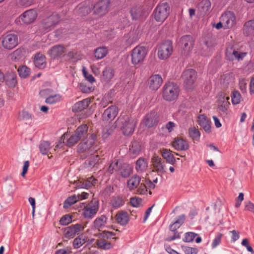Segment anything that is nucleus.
<instances>
[{
	"label": "nucleus",
	"mask_w": 254,
	"mask_h": 254,
	"mask_svg": "<svg viewBox=\"0 0 254 254\" xmlns=\"http://www.w3.org/2000/svg\"><path fill=\"white\" fill-rule=\"evenodd\" d=\"M88 127L86 124L79 126L67 139L66 145L68 147H72L79 140L88 137L91 133H88Z\"/></svg>",
	"instance_id": "f257e3e1"
},
{
	"label": "nucleus",
	"mask_w": 254,
	"mask_h": 254,
	"mask_svg": "<svg viewBox=\"0 0 254 254\" xmlns=\"http://www.w3.org/2000/svg\"><path fill=\"white\" fill-rule=\"evenodd\" d=\"M179 86L173 82H168L164 84L162 88V98L168 102L176 100L179 95Z\"/></svg>",
	"instance_id": "f03ea898"
},
{
	"label": "nucleus",
	"mask_w": 254,
	"mask_h": 254,
	"mask_svg": "<svg viewBox=\"0 0 254 254\" xmlns=\"http://www.w3.org/2000/svg\"><path fill=\"white\" fill-rule=\"evenodd\" d=\"M117 124L121 125V128L125 135L131 134L136 126V122L128 115L120 116L117 121Z\"/></svg>",
	"instance_id": "7ed1b4c3"
},
{
	"label": "nucleus",
	"mask_w": 254,
	"mask_h": 254,
	"mask_svg": "<svg viewBox=\"0 0 254 254\" xmlns=\"http://www.w3.org/2000/svg\"><path fill=\"white\" fill-rule=\"evenodd\" d=\"M97 135L95 133H91L88 137L81 140L77 146V151L83 153L87 151L94 152L97 151L94 148V144L97 140Z\"/></svg>",
	"instance_id": "20e7f679"
},
{
	"label": "nucleus",
	"mask_w": 254,
	"mask_h": 254,
	"mask_svg": "<svg viewBox=\"0 0 254 254\" xmlns=\"http://www.w3.org/2000/svg\"><path fill=\"white\" fill-rule=\"evenodd\" d=\"M148 53L147 49L144 46H137L131 52V62L133 65L142 63Z\"/></svg>",
	"instance_id": "39448f33"
},
{
	"label": "nucleus",
	"mask_w": 254,
	"mask_h": 254,
	"mask_svg": "<svg viewBox=\"0 0 254 254\" xmlns=\"http://www.w3.org/2000/svg\"><path fill=\"white\" fill-rule=\"evenodd\" d=\"M170 13V6L167 2L159 3L153 11L155 20L158 22H163L168 17Z\"/></svg>",
	"instance_id": "423d86ee"
},
{
	"label": "nucleus",
	"mask_w": 254,
	"mask_h": 254,
	"mask_svg": "<svg viewBox=\"0 0 254 254\" xmlns=\"http://www.w3.org/2000/svg\"><path fill=\"white\" fill-rule=\"evenodd\" d=\"M115 234L114 233L104 231L100 234L99 239L96 242L97 245L101 249L108 250L112 248V244L109 242L111 239H116L117 238L114 236Z\"/></svg>",
	"instance_id": "0eeeda50"
},
{
	"label": "nucleus",
	"mask_w": 254,
	"mask_h": 254,
	"mask_svg": "<svg viewBox=\"0 0 254 254\" xmlns=\"http://www.w3.org/2000/svg\"><path fill=\"white\" fill-rule=\"evenodd\" d=\"M173 53L172 43L170 41H166L159 45L158 50V57L161 60L169 58Z\"/></svg>",
	"instance_id": "6e6552de"
},
{
	"label": "nucleus",
	"mask_w": 254,
	"mask_h": 254,
	"mask_svg": "<svg viewBox=\"0 0 254 254\" xmlns=\"http://www.w3.org/2000/svg\"><path fill=\"white\" fill-rule=\"evenodd\" d=\"M18 37L15 34L6 33L2 36L1 44L4 49H12L18 45Z\"/></svg>",
	"instance_id": "1a4fd4ad"
},
{
	"label": "nucleus",
	"mask_w": 254,
	"mask_h": 254,
	"mask_svg": "<svg viewBox=\"0 0 254 254\" xmlns=\"http://www.w3.org/2000/svg\"><path fill=\"white\" fill-rule=\"evenodd\" d=\"M184 85L188 90H192L196 79V72L192 69H189L183 72L182 75Z\"/></svg>",
	"instance_id": "9d476101"
},
{
	"label": "nucleus",
	"mask_w": 254,
	"mask_h": 254,
	"mask_svg": "<svg viewBox=\"0 0 254 254\" xmlns=\"http://www.w3.org/2000/svg\"><path fill=\"white\" fill-rule=\"evenodd\" d=\"M98 210V201L93 199L84 207L82 214L85 218L91 219L96 214Z\"/></svg>",
	"instance_id": "9b49d317"
},
{
	"label": "nucleus",
	"mask_w": 254,
	"mask_h": 254,
	"mask_svg": "<svg viewBox=\"0 0 254 254\" xmlns=\"http://www.w3.org/2000/svg\"><path fill=\"white\" fill-rule=\"evenodd\" d=\"M37 17V13L34 9H30L26 10L22 13L15 20L16 23L20 22L23 24L28 25L33 23Z\"/></svg>",
	"instance_id": "f8f14e48"
},
{
	"label": "nucleus",
	"mask_w": 254,
	"mask_h": 254,
	"mask_svg": "<svg viewBox=\"0 0 254 254\" xmlns=\"http://www.w3.org/2000/svg\"><path fill=\"white\" fill-rule=\"evenodd\" d=\"M87 222L77 223L64 229L63 233L64 237L67 239L73 238L76 234L82 231L86 227Z\"/></svg>",
	"instance_id": "ddd939ff"
},
{
	"label": "nucleus",
	"mask_w": 254,
	"mask_h": 254,
	"mask_svg": "<svg viewBox=\"0 0 254 254\" xmlns=\"http://www.w3.org/2000/svg\"><path fill=\"white\" fill-rule=\"evenodd\" d=\"M152 166V172H157L159 175H162L166 173V165L165 161L160 157L153 155L151 159Z\"/></svg>",
	"instance_id": "4468645a"
},
{
	"label": "nucleus",
	"mask_w": 254,
	"mask_h": 254,
	"mask_svg": "<svg viewBox=\"0 0 254 254\" xmlns=\"http://www.w3.org/2000/svg\"><path fill=\"white\" fill-rule=\"evenodd\" d=\"M60 19L59 15L56 13L44 18L41 23L44 31L46 32L51 30L59 22Z\"/></svg>",
	"instance_id": "2eb2a0df"
},
{
	"label": "nucleus",
	"mask_w": 254,
	"mask_h": 254,
	"mask_svg": "<svg viewBox=\"0 0 254 254\" xmlns=\"http://www.w3.org/2000/svg\"><path fill=\"white\" fill-rule=\"evenodd\" d=\"M149 9L143 6H135L132 7L130 12L132 18L134 20H143L145 18L149 13Z\"/></svg>",
	"instance_id": "dca6fc26"
},
{
	"label": "nucleus",
	"mask_w": 254,
	"mask_h": 254,
	"mask_svg": "<svg viewBox=\"0 0 254 254\" xmlns=\"http://www.w3.org/2000/svg\"><path fill=\"white\" fill-rule=\"evenodd\" d=\"M222 22H223L224 28H231L236 23V18L235 15L233 12L226 11L224 12L220 17Z\"/></svg>",
	"instance_id": "f3484780"
},
{
	"label": "nucleus",
	"mask_w": 254,
	"mask_h": 254,
	"mask_svg": "<svg viewBox=\"0 0 254 254\" xmlns=\"http://www.w3.org/2000/svg\"><path fill=\"white\" fill-rule=\"evenodd\" d=\"M110 6L109 0H101L98 2L94 6L93 5L94 13L99 16H102L108 11Z\"/></svg>",
	"instance_id": "a211bd4d"
},
{
	"label": "nucleus",
	"mask_w": 254,
	"mask_h": 254,
	"mask_svg": "<svg viewBox=\"0 0 254 254\" xmlns=\"http://www.w3.org/2000/svg\"><path fill=\"white\" fill-rule=\"evenodd\" d=\"M182 48L183 49L182 54L187 56L192 50L193 45V40L191 36L186 35L181 39Z\"/></svg>",
	"instance_id": "6ab92c4d"
},
{
	"label": "nucleus",
	"mask_w": 254,
	"mask_h": 254,
	"mask_svg": "<svg viewBox=\"0 0 254 254\" xmlns=\"http://www.w3.org/2000/svg\"><path fill=\"white\" fill-rule=\"evenodd\" d=\"M247 54L246 52L238 51L232 47L227 48L226 51V56L230 61H242L246 56Z\"/></svg>",
	"instance_id": "aec40b11"
},
{
	"label": "nucleus",
	"mask_w": 254,
	"mask_h": 254,
	"mask_svg": "<svg viewBox=\"0 0 254 254\" xmlns=\"http://www.w3.org/2000/svg\"><path fill=\"white\" fill-rule=\"evenodd\" d=\"M211 3L209 0H201L197 5L198 12L200 16L208 14L211 11Z\"/></svg>",
	"instance_id": "412c9836"
},
{
	"label": "nucleus",
	"mask_w": 254,
	"mask_h": 254,
	"mask_svg": "<svg viewBox=\"0 0 254 254\" xmlns=\"http://www.w3.org/2000/svg\"><path fill=\"white\" fill-rule=\"evenodd\" d=\"M163 82L161 76L159 74L152 75L148 79L149 88L151 90H157Z\"/></svg>",
	"instance_id": "4be33fe9"
},
{
	"label": "nucleus",
	"mask_w": 254,
	"mask_h": 254,
	"mask_svg": "<svg viewBox=\"0 0 254 254\" xmlns=\"http://www.w3.org/2000/svg\"><path fill=\"white\" fill-rule=\"evenodd\" d=\"M118 114V109L116 106H111L106 109L102 114L104 121H112Z\"/></svg>",
	"instance_id": "5701e85b"
},
{
	"label": "nucleus",
	"mask_w": 254,
	"mask_h": 254,
	"mask_svg": "<svg viewBox=\"0 0 254 254\" xmlns=\"http://www.w3.org/2000/svg\"><path fill=\"white\" fill-rule=\"evenodd\" d=\"M66 52V48L63 45L54 46L50 51L49 54L54 59L61 57Z\"/></svg>",
	"instance_id": "b1692460"
},
{
	"label": "nucleus",
	"mask_w": 254,
	"mask_h": 254,
	"mask_svg": "<svg viewBox=\"0 0 254 254\" xmlns=\"http://www.w3.org/2000/svg\"><path fill=\"white\" fill-rule=\"evenodd\" d=\"M97 183V180L93 176L89 177L88 179L82 180H78L77 183V186L80 188L88 189L92 186H95Z\"/></svg>",
	"instance_id": "393cba45"
},
{
	"label": "nucleus",
	"mask_w": 254,
	"mask_h": 254,
	"mask_svg": "<svg viewBox=\"0 0 254 254\" xmlns=\"http://www.w3.org/2000/svg\"><path fill=\"white\" fill-rule=\"evenodd\" d=\"M173 147L177 150H187L189 148L187 141L180 138H177L172 143Z\"/></svg>",
	"instance_id": "a878e982"
},
{
	"label": "nucleus",
	"mask_w": 254,
	"mask_h": 254,
	"mask_svg": "<svg viewBox=\"0 0 254 254\" xmlns=\"http://www.w3.org/2000/svg\"><path fill=\"white\" fill-rule=\"evenodd\" d=\"M198 123L206 132L211 131L210 121L205 115H200L198 117Z\"/></svg>",
	"instance_id": "bb28decb"
},
{
	"label": "nucleus",
	"mask_w": 254,
	"mask_h": 254,
	"mask_svg": "<svg viewBox=\"0 0 254 254\" xmlns=\"http://www.w3.org/2000/svg\"><path fill=\"white\" fill-rule=\"evenodd\" d=\"M243 31L246 36H254V20H250L246 22L243 26Z\"/></svg>",
	"instance_id": "cd10ccee"
},
{
	"label": "nucleus",
	"mask_w": 254,
	"mask_h": 254,
	"mask_svg": "<svg viewBox=\"0 0 254 254\" xmlns=\"http://www.w3.org/2000/svg\"><path fill=\"white\" fill-rule=\"evenodd\" d=\"M229 97L222 96L220 97L218 103V110L220 113H226L230 105Z\"/></svg>",
	"instance_id": "c85d7f7f"
},
{
	"label": "nucleus",
	"mask_w": 254,
	"mask_h": 254,
	"mask_svg": "<svg viewBox=\"0 0 254 254\" xmlns=\"http://www.w3.org/2000/svg\"><path fill=\"white\" fill-rule=\"evenodd\" d=\"M93 9V4L89 1L80 4L77 9L78 13L81 15L89 13Z\"/></svg>",
	"instance_id": "c756f323"
},
{
	"label": "nucleus",
	"mask_w": 254,
	"mask_h": 254,
	"mask_svg": "<svg viewBox=\"0 0 254 254\" xmlns=\"http://www.w3.org/2000/svg\"><path fill=\"white\" fill-rule=\"evenodd\" d=\"M90 103V99L86 98L82 101L76 103L72 107L74 112H79L86 109Z\"/></svg>",
	"instance_id": "7c9ffc66"
},
{
	"label": "nucleus",
	"mask_w": 254,
	"mask_h": 254,
	"mask_svg": "<svg viewBox=\"0 0 254 254\" xmlns=\"http://www.w3.org/2000/svg\"><path fill=\"white\" fill-rule=\"evenodd\" d=\"M141 178L137 175H134L127 182V187L129 190H132L137 188L141 182Z\"/></svg>",
	"instance_id": "2f4dec72"
},
{
	"label": "nucleus",
	"mask_w": 254,
	"mask_h": 254,
	"mask_svg": "<svg viewBox=\"0 0 254 254\" xmlns=\"http://www.w3.org/2000/svg\"><path fill=\"white\" fill-rule=\"evenodd\" d=\"M107 219V218L104 215L97 217L93 222L94 227L96 229L100 231L101 229H103L105 227Z\"/></svg>",
	"instance_id": "473e14b6"
},
{
	"label": "nucleus",
	"mask_w": 254,
	"mask_h": 254,
	"mask_svg": "<svg viewBox=\"0 0 254 254\" xmlns=\"http://www.w3.org/2000/svg\"><path fill=\"white\" fill-rule=\"evenodd\" d=\"M6 84L10 88L14 87L17 83V76L15 73H7L5 77Z\"/></svg>",
	"instance_id": "72a5a7b5"
},
{
	"label": "nucleus",
	"mask_w": 254,
	"mask_h": 254,
	"mask_svg": "<svg viewBox=\"0 0 254 254\" xmlns=\"http://www.w3.org/2000/svg\"><path fill=\"white\" fill-rule=\"evenodd\" d=\"M34 64L39 68H43L46 65L45 57L42 54L38 53L35 56Z\"/></svg>",
	"instance_id": "f704fd0d"
},
{
	"label": "nucleus",
	"mask_w": 254,
	"mask_h": 254,
	"mask_svg": "<svg viewBox=\"0 0 254 254\" xmlns=\"http://www.w3.org/2000/svg\"><path fill=\"white\" fill-rule=\"evenodd\" d=\"M148 167L147 160L143 158H139L136 162L135 169L138 173L145 171Z\"/></svg>",
	"instance_id": "c9c22d12"
},
{
	"label": "nucleus",
	"mask_w": 254,
	"mask_h": 254,
	"mask_svg": "<svg viewBox=\"0 0 254 254\" xmlns=\"http://www.w3.org/2000/svg\"><path fill=\"white\" fill-rule=\"evenodd\" d=\"M162 156L168 163L171 165H174L176 163V158L172 154V151L170 149H163L162 153Z\"/></svg>",
	"instance_id": "e433bc0d"
},
{
	"label": "nucleus",
	"mask_w": 254,
	"mask_h": 254,
	"mask_svg": "<svg viewBox=\"0 0 254 254\" xmlns=\"http://www.w3.org/2000/svg\"><path fill=\"white\" fill-rule=\"evenodd\" d=\"M156 114L155 112L150 113L146 115L144 122L146 126L152 127L156 123Z\"/></svg>",
	"instance_id": "4c0bfd02"
},
{
	"label": "nucleus",
	"mask_w": 254,
	"mask_h": 254,
	"mask_svg": "<svg viewBox=\"0 0 254 254\" xmlns=\"http://www.w3.org/2000/svg\"><path fill=\"white\" fill-rule=\"evenodd\" d=\"M116 220L117 222L122 225H126L129 220L128 215L127 212L120 211L116 215Z\"/></svg>",
	"instance_id": "58836bf2"
},
{
	"label": "nucleus",
	"mask_w": 254,
	"mask_h": 254,
	"mask_svg": "<svg viewBox=\"0 0 254 254\" xmlns=\"http://www.w3.org/2000/svg\"><path fill=\"white\" fill-rule=\"evenodd\" d=\"M39 149L41 153L43 155H47L48 156L49 158H50L52 156H49V154L51 153L50 150L51 147L50 143L48 141H43L39 145Z\"/></svg>",
	"instance_id": "ea45409f"
},
{
	"label": "nucleus",
	"mask_w": 254,
	"mask_h": 254,
	"mask_svg": "<svg viewBox=\"0 0 254 254\" xmlns=\"http://www.w3.org/2000/svg\"><path fill=\"white\" fill-rule=\"evenodd\" d=\"M141 149V145L139 142L134 141L131 142L129 146V152L130 154L136 156L139 154Z\"/></svg>",
	"instance_id": "a19ab883"
},
{
	"label": "nucleus",
	"mask_w": 254,
	"mask_h": 254,
	"mask_svg": "<svg viewBox=\"0 0 254 254\" xmlns=\"http://www.w3.org/2000/svg\"><path fill=\"white\" fill-rule=\"evenodd\" d=\"M108 52V51L106 47H99L95 50V57L98 60L103 59L107 55Z\"/></svg>",
	"instance_id": "79ce46f5"
},
{
	"label": "nucleus",
	"mask_w": 254,
	"mask_h": 254,
	"mask_svg": "<svg viewBox=\"0 0 254 254\" xmlns=\"http://www.w3.org/2000/svg\"><path fill=\"white\" fill-rule=\"evenodd\" d=\"M110 203L114 208H118L124 205V201L122 197L117 196L112 198Z\"/></svg>",
	"instance_id": "37998d69"
},
{
	"label": "nucleus",
	"mask_w": 254,
	"mask_h": 254,
	"mask_svg": "<svg viewBox=\"0 0 254 254\" xmlns=\"http://www.w3.org/2000/svg\"><path fill=\"white\" fill-rule=\"evenodd\" d=\"M114 75V71L111 67H106L103 71V78L105 80L110 81Z\"/></svg>",
	"instance_id": "c03bdc74"
},
{
	"label": "nucleus",
	"mask_w": 254,
	"mask_h": 254,
	"mask_svg": "<svg viewBox=\"0 0 254 254\" xmlns=\"http://www.w3.org/2000/svg\"><path fill=\"white\" fill-rule=\"evenodd\" d=\"M78 201H79V196H76V195L74 194L69 196L64 201V208H67Z\"/></svg>",
	"instance_id": "a18cd8bd"
},
{
	"label": "nucleus",
	"mask_w": 254,
	"mask_h": 254,
	"mask_svg": "<svg viewBox=\"0 0 254 254\" xmlns=\"http://www.w3.org/2000/svg\"><path fill=\"white\" fill-rule=\"evenodd\" d=\"M86 242V239L83 235H80L75 238L73 242L74 248L77 249L81 247Z\"/></svg>",
	"instance_id": "49530a36"
},
{
	"label": "nucleus",
	"mask_w": 254,
	"mask_h": 254,
	"mask_svg": "<svg viewBox=\"0 0 254 254\" xmlns=\"http://www.w3.org/2000/svg\"><path fill=\"white\" fill-rule=\"evenodd\" d=\"M189 133L190 137L193 140H198L200 138V132L195 127H190L189 129Z\"/></svg>",
	"instance_id": "de8ad7c7"
},
{
	"label": "nucleus",
	"mask_w": 254,
	"mask_h": 254,
	"mask_svg": "<svg viewBox=\"0 0 254 254\" xmlns=\"http://www.w3.org/2000/svg\"><path fill=\"white\" fill-rule=\"evenodd\" d=\"M61 100V96L59 94H55L50 96L45 100L47 104H54Z\"/></svg>",
	"instance_id": "09e8293b"
},
{
	"label": "nucleus",
	"mask_w": 254,
	"mask_h": 254,
	"mask_svg": "<svg viewBox=\"0 0 254 254\" xmlns=\"http://www.w3.org/2000/svg\"><path fill=\"white\" fill-rule=\"evenodd\" d=\"M18 72L21 77L25 78L30 73V69L26 66H22L18 68Z\"/></svg>",
	"instance_id": "8fccbe9b"
},
{
	"label": "nucleus",
	"mask_w": 254,
	"mask_h": 254,
	"mask_svg": "<svg viewBox=\"0 0 254 254\" xmlns=\"http://www.w3.org/2000/svg\"><path fill=\"white\" fill-rule=\"evenodd\" d=\"M136 189V193L138 194L143 195L146 194L147 192V187L145 182H143V181H142V182H140V184L138 185V187H137Z\"/></svg>",
	"instance_id": "3c124183"
},
{
	"label": "nucleus",
	"mask_w": 254,
	"mask_h": 254,
	"mask_svg": "<svg viewBox=\"0 0 254 254\" xmlns=\"http://www.w3.org/2000/svg\"><path fill=\"white\" fill-rule=\"evenodd\" d=\"M100 157L98 155H93L91 156L87 160H86V163L89 167H93L96 164L98 163Z\"/></svg>",
	"instance_id": "603ef678"
},
{
	"label": "nucleus",
	"mask_w": 254,
	"mask_h": 254,
	"mask_svg": "<svg viewBox=\"0 0 254 254\" xmlns=\"http://www.w3.org/2000/svg\"><path fill=\"white\" fill-rule=\"evenodd\" d=\"M234 80L233 76L230 74H226L222 76L221 83L224 86H227Z\"/></svg>",
	"instance_id": "864d4df0"
},
{
	"label": "nucleus",
	"mask_w": 254,
	"mask_h": 254,
	"mask_svg": "<svg viewBox=\"0 0 254 254\" xmlns=\"http://www.w3.org/2000/svg\"><path fill=\"white\" fill-rule=\"evenodd\" d=\"M180 226L178 225V224H176L174 222L170 226V230L172 232H174V236L172 237L168 238L169 241H173L180 237L179 234L175 232L176 230Z\"/></svg>",
	"instance_id": "5fc2aeb1"
},
{
	"label": "nucleus",
	"mask_w": 254,
	"mask_h": 254,
	"mask_svg": "<svg viewBox=\"0 0 254 254\" xmlns=\"http://www.w3.org/2000/svg\"><path fill=\"white\" fill-rule=\"evenodd\" d=\"M119 171L123 177L127 178L130 174L131 169L128 166L124 165L121 169L119 168Z\"/></svg>",
	"instance_id": "6e6d98bb"
},
{
	"label": "nucleus",
	"mask_w": 254,
	"mask_h": 254,
	"mask_svg": "<svg viewBox=\"0 0 254 254\" xmlns=\"http://www.w3.org/2000/svg\"><path fill=\"white\" fill-rule=\"evenodd\" d=\"M119 168L120 166L118 161L112 162L108 168L107 172L110 174H113L115 172H118Z\"/></svg>",
	"instance_id": "4d7b16f0"
},
{
	"label": "nucleus",
	"mask_w": 254,
	"mask_h": 254,
	"mask_svg": "<svg viewBox=\"0 0 254 254\" xmlns=\"http://www.w3.org/2000/svg\"><path fill=\"white\" fill-rule=\"evenodd\" d=\"M197 235V234L194 232H189L186 233L184 238H183V241L185 242H191Z\"/></svg>",
	"instance_id": "13d9d810"
},
{
	"label": "nucleus",
	"mask_w": 254,
	"mask_h": 254,
	"mask_svg": "<svg viewBox=\"0 0 254 254\" xmlns=\"http://www.w3.org/2000/svg\"><path fill=\"white\" fill-rule=\"evenodd\" d=\"M72 216L70 214L63 216L60 219V223L62 225H67L72 222Z\"/></svg>",
	"instance_id": "bf43d9fd"
},
{
	"label": "nucleus",
	"mask_w": 254,
	"mask_h": 254,
	"mask_svg": "<svg viewBox=\"0 0 254 254\" xmlns=\"http://www.w3.org/2000/svg\"><path fill=\"white\" fill-rule=\"evenodd\" d=\"M17 118L20 121H26L30 119L31 116L28 112L22 111L19 113Z\"/></svg>",
	"instance_id": "052dcab7"
},
{
	"label": "nucleus",
	"mask_w": 254,
	"mask_h": 254,
	"mask_svg": "<svg viewBox=\"0 0 254 254\" xmlns=\"http://www.w3.org/2000/svg\"><path fill=\"white\" fill-rule=\"evenodd\" d=\"M34 0H17V5L19 7H27L32 5Z\"/></svg>",
	"instance_id": "680f3d73"
},
{
	"label": "nucleus",
	"mask_w": 254,
	"mask_h": 254,
	"mask_svg": "<svg viewBox=\"0 0 254 254\" xmlns=\"http://www.w3.org/2000/svg\"><path fill=\"white\" fill-rule=\"evenodd\" d=\"M232 102L233 104H238L241 101V95L237 91H234L231 96Z\"/></svg>",
	"instance_id": "e2e57ef3"
},
{
	"label": "nucleus",
	"mask_w": 254,
	"mask_h": 254,
	"mask_svg": "<svg viewBox=\"0 0 254 254\" xmlns=\"http://www.w3.org/2000/svg\"><path fill=\"white\" fill-rule=\"evenodd\" d=\"M204 46H206V47L210 49L212 51L213 50L214 47V41L211 38H205L203 43L202 44Z\"/></svg>",
	"instance_id": "0e129e2a"
},
{
	"label": "nucleus",
	"mask_w": 254,
	"mask_h": 254,
	"mask_svg": "<svg viewBox=\"0 0 254 254\" xmlns=\"http://www.w3.org/2000/svg\"><path fill=\"white\" fill-rule=\"evenodd\" d=\"M199 52L200 54L203 56H209L212 53L213 51L206 47V46L201 44Z\"/></svg>",
	"instance_id": "69168bd1"
},
{
	"label": "nucleus",
	"mask_w": 254,
	"mask_h": 254,
	"mask_svg": "<svg viewBox=\"0 0 254 254\" xmlns=\"http://www.w3.org/2000/svg\"><path fill=\"white\" fill-rule=\"evenodd\" d=\"M82 72L85 78L90 83H93L95 81L94 77L87 72L85 67L82 68Z\"/></svg>",
	"instance_id": "338daca9"
},
{
	"label": "nucleus",
	"mask_w": 254,
	"mask_h": 254,
	"mask_svg": "<svg viewBox=\"0 0 254 254\" xmlns=\"http://www.w3.org/2000/svg\"><path fill=\"white\" fill-rule=\"evenodd\" d=\"M222 235L221 234H219L218 235H217L214 240L212 241V248H216L217 246H218L221 241V238H222Z\"/></svg>",
	"instance_id": "774afa93"
}]
</instances>
